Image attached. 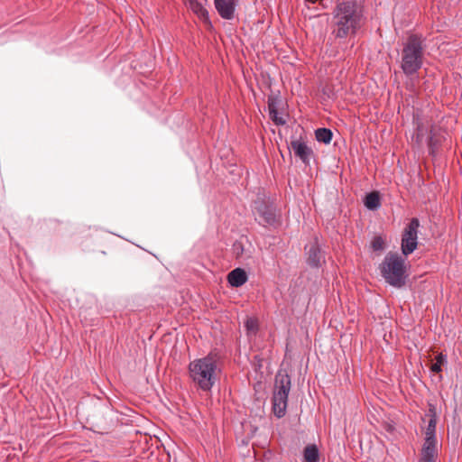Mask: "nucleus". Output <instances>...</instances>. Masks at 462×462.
Listing matches in <instances>:
<instances>
[{"label": "nucleus", "instance_id": "nucleus-10", "mask_svg": "<svg viewBox=\"0 0 462 462\" xmlns=\"http://www.w3.org/2000/svg\"><path fill=\"white\" fill-rule=\"evenodd\" d=\"M215 7L219 15L226 20L234 18L236 0H214Z\"/></svg>", "mask_w": 462, "mask_h": 462}, {"label": "nucleus", "instance_id": "nucleus-21", "mask_svg": "<svg viewBox=\"0 0 462 462\" xmlns=\"http://www.w3.org/2000/svg\"><path fill=\"white\" fill-rule=\"evenodd\" d=\"M269 116H270V118L277 125H283L286 123L285 119L282 116H279L278 110L269 112Z\"/></svg>", "mask_w": 462, "mask_h": 462}, {"label": "nucleus", "instance_id": "nucleus-2", "mask_svg": "<svg viewBox=\"0 0 462 462\" xmlns=\"http://www.w3.org/2000/svg\"><path fill=\"white\" fill-rule=\"evenodd\" d=\"M221 373L218 357L215 354L194 359L189 365V375L194 384L203 392H209Z\"/></svg>", "mask_w": 462, "mask_h": 462}, {"label": "nucleus", "instance_id": "nucleus-17", "mask_svg": "<svg viewBox=\"0 0 462 462\" xmlns=\"http://www.w3.org/2000/svg\"><path fill=\"white\" fill-rule=\"evenodd\" d=\"M440 137L437 136L435 129L432 128L430 130V136L428 142L429 151L431 155L434 156L436 154L438 148L440 144Z\"/></svg>", "mask_w": 462, "mask_h": 462}, {"label": "nucleus", "instance_id": "nucleus-22", "mask_svg": "<svg viewBox=\"0 0 462 462\" xmlns=\"http://www.w3.org/2000/svg\"><path fill=\"white\" fill-rule=\"evenodd\" d=\"M281 100L277 97H270L268 98V111L273 112L279 109Z\"/></svg>", "mask_w": 462, "mask_h": 462}, {"label": "nucleus", "instance_id": "nucleus-3", "mask_svg": "<svg viewBox=\"0 0 462 462\" xmlns=\"http://www.w3.org/2000/svg\"><path fill=\"white\" fill-rule=\"evenodd\" d=\"M426 39L417 33L411 34L403 42L401 52V69L407 77H413L423 65Z\"/></svg>", "mask_w": 462, "mask_h": 462}, {"label": "nucleus", "instance_id": "nucleus-15", "mask_svg": "<svg viewBox=\"0 0 462 462\" xmlns=\"http://www.w3.org/2000/svg\"><path fill=\"white\" fill-rule=\"evenodd\" d=\"M365 206L370 210H376L380 208V197L377 192H370L365 196Z\"/></svg>", "mask_w": 462, "mask_h": 462}, {"label": "nucleus", "instance_id": "nucleus-20", "mask_svg": "<svg viewBox=\"0 0 462 462\" xmlns=\"http://www.w3.org/2000/svg\"><path fill=\"white\" fill-rule=\"evenodd\" d=\"M372 248L374 251H382L384 248V240L381 236L374 237L372 241Z\"/></svg>", "mask_w": 462, "mask_h": 462}, {"label": "nucleus", "instance_id": "nucleus-19", "mask_svg": "<svg viewBox=\"0 0 462 462\" xmlns=\"http://www.w3.org/2000/svg\"><path fill=\"white\" fill-rule=\"evenodd\" d=\"M246 330L250 333H256L258 329V323L255 319L248 318L245 322Z\"/></svg>", "mask_w": 462, "mask_h": 462}, {"label": "nucleus", "instance_id": "nucleus-18", "mask_svg": "<svg viewBox=\"0 0 462 462\" xmlns=\"http://www.w3.org/2000/svg\"><path fill=\"white\" fill-rule=\"evenodd\" d=\"M447 364V356L442 353L436 356V361L431 365L430 370L433 373H440L442 371V365Z\"/></svg>", "mask_w": 462, "mask_h": 462}, {"label": "nucleus", "instance_id": "nucleus-16", "mask_svg": "<svg viewBox=\"0 0 462 462\" xmlns=\"http://www.w3.org/2000/svg\"><path fill=\"white\" fill-rule=\"evenodd\" d=\"M315 136L318 142L328 144L332 140L333 134L328 128H318L315 131Z\"/></svg>", "mask_w": 462, "mask_h": 462}, {"label": "nucleus", "instance_id": "nucleus-24", "mask_svg": "<svg viewBox=\"0 0 462 462\" xmlns=\"http://www.w3.org/2000/svg\"><path fill=\"white\" fill-rule=\"evenodd\" d=\"M233 250L236 257H240L244 254V246L241 242H236L233 245Z\"/></svg>", "mask_w": 462, "mask_h": 462}, {"label": "nucleus", "instance_id": "nucleus-7", "mask_svg": "<svg viewBox=\"0 0 462 462\" xmlns=\"http://www.w3.org/2000/svg\"><path fill=\"white\" fill-rule=\"evenodd\" d=\"M420 221L417 217L411 219L405 226L402 235L401 249L403 255L407 256L413 253L418 245V229Z\"/></svg>", "mask_w": 462, "mask_h": 462}, {"label": "nucleus", "instance_id": "nucleus-23", "mask_svg": "<svg viewBox=\"0 0 462 462\" xmlns=\"http://www.w3.org/2000/svg\"><path fill=\"white\" fill-rule=\"evenodd\" d=\"M426 416L430 418L429 420H434V421L438 422L437 408L434 404L429 403Z\"/></svg>", "mask_w": 462, "mask_h": 462}, {"label": "nucleus", "instance_id": "nucleus-1", "mask_svg": "<svg viewBox=\"0 0 462 462\" xmlns=\"http://www.w3.org/2000/svg\"><path fill=\"white\" fill-rule=\"evenodd\" d=\"M365 20L364 6L356 0H337L331 13L332 34L345 39L356 35Z\"/></svg>", "mask_w": 462, "mask_h": 462}, {"label": "nucleus", "instance_id": "nucleus-8", "mask_svg": "<svg viewBox=\"0 0 462 462\" xmlns=\"http://www.w3.org/2000/svg\"><path fill=\"white\" fill-rule=\"evenodd\" d=\"M253 212L255 220L263 226H274L278 221L273 206L266 204L264 201H255Z\"/></svg>", "mask_w": 462, "mask_h": 462}, {"label": "nucleus", "instance_id": "nucleus-12", "mask_svg": "<svg viewBox=\"0 0 462 462\" xmlns=\"http://www.w3.org/2000/svg\"><path fill=\"white\" fill-rule=\"evenodd\" d=\"M227 280L231 286L240 287L246 282L247 274L245 270L236 268L228 273Z\"/></svg>", "mask_w": 462, "mask_h": 462}, {"label": "nucleus", "instance_id": "nucleus-11", "mask_svg": "<svg viewBox=\"0 0 462 462\" xmlns=\"http://www.w3.org/2000/svg\"><path fill=\"white\" fill-rule=\"evenodd\" d=\"M324 260V255L319 245L311 244L308 249V263L312 267H319Z\"/></svg>", "mask_w": 462, "mask_h": 462}, {"label": "nucleus", "instance_id": "nucleus-5", "mask_svg": "<svg viewBox=\"0 0 462 462\" xmlns=\"http://www.w3.org/2000/svg\"><path fill=\"white\" fill-rule=\"evenodd\" d=\"M291 382L288 374L279 372L275 376L274 390L273 395V409L277 418L285 415L288 404V396L291 391Z\"/></svg>", "mask_w": 462, "mask_h": 462}, {"label": "nucleus", "instance_id": "nucleus-13", "mask_svg": "<svg viewBox=\"0 0 462 462\" xmlns=\"http://www.w3.org/2000/svg\"><path fill=\"white\" fill-rule=\"evenodd\" d=\"M185 5L201 19H208V11L198 0H184Z\"/></svg>", "mask_w": 462, "mask_h": 462}, {"label": "nucleus", "instance_id": "nucleus-9", "mask_svg": "<svg viewBox=\"0 0 462 462\" xmlns=\"http://www.w3.org/2000/svg\"><path fill=\"white\" fill-rule=\"evenodd\" d=\"M291 148L292 149L294 155L298 157L305 165L310 164L313 152L305 142L300 140L291 141Z\"/></svg>", "mask_w": 462, "mask_h": 462}, {"label": "nucleus", "instance_id": "nucleus-4", "mask_svg": "<svg viewBox=\"0 0 462 462\" xmlns=\"http://www.w3.org/2000/svg\"><path fill=\"white\" fill-rule=\"evenodd\" d=\"M381 274L387 283L402 288L406 282L404 259L396 253H388L380 264Z\"/></svg>", "mask_w": 462, "mask_h": 462}, {"label": "nucleus", "instance_id": "nucleus-14", "mask_svg": "<svg viewBox=\"0 0 462 462\" xmlns=\"http://www.w3.org/2000/svg\"><path fill=\"white\" fill-rule=\"evenodd\" d=\"M319 452L316 445H308L303 451V462H318Z\"/></svg>", "mask_w": 462, "mask_h": 462}, {"label": "nucleus", "instance_id": "nucleus-6", "mask_svg": "<svg viewBox=\"0 0 462 462\" xmlns=\"http://www.w3.org/2000/svg\"><path fill=\"white\" fill-rule=\"evenodd\" d=\"M437 422L429 420L424 429V442L420 451V462H435L438 456Z\"/></svg>", "mask_w": 462, "mask_h": 462}, {"label": "nucleus", "instance_id": "nucleus-25", "mask_svg": "<svg viewBox=\"0 0 462 462\" xmlns=\"http://www.w3.org/2000/svg\"><path fill=\"white\" fill-rule=\"evenodd\" d=\"M418 132H419V133L417 134V139H420V134H420V126L418 127Z\"/></svg>", "mask_w": 462, "mask_h": 462}]
</instances>
